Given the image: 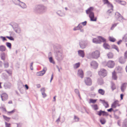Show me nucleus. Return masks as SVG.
Listing matches in <instances>:
<instances>
[{"label":"nucleus","instance_id":"nucleus-1","mask_svg":"<svg viewBox=\"0 0 127 127\" xmlns=\"http://www.w3.org/2000/svg\"><path fill=\"white\" fill-rule=\"evenodd\" d=\"M47 8L42 4L36 5L34 9V12L37 14H42L46 11Z\"/></svg>","mask_w":127,"mask_h":127},{"label":"nucleus","instance_id":"nucleus-2","mask_svg":"<svg viewBox=\"0 0 127 127\" xmlns=\"http://www.w3.org/2000/svg\"><path fill=\"white\" fill-rule=\"evenodd\" d=\"M60 47V46L58 44H56L54 46V49L56 51L55 54V58L56 59L59 61H60L63 60V56L62 52V51L58 50V48Z\"/></svg>","mask_w":127,"mask_h":127},{"label":"nucleus","instance_id":"nucleus-3","mask_svg":"<svg viewBox=\"0 0 127 127\" xmlns=\"http://www.w3.org/2000/svg\"><path fill=\"white\" fill-rule=\"evenodd\" d=\"M93 9L94 8L93 7H90L86 11V12L87 14H89V16L91 21H95L96 20L97 18H94V14L92 12Z\"/></svg>","mask_w":127,"mask_h":127},{"label":"nucleus","instance_id":"nucleus-4","mask_svg":"<svg viewBox=\"0 0 127 127\" xmlns=\"http://www.w3.org/2000/svg\"><path fill=\"white\" fill-rule=\"evenodd\" d=\"M91 55L93 58L96 59L100 56V52L98 50H96L92 53Z\"/></svg>","mask_w":127,"mask_h":127},{"label":"nucleus","instance_id":"nucleus-5","mask_svg":"<svg viewBox=\"0 0 127 127\" xmlns=\"http://www.w3.org/2000/svg\"><path fill=\"white\" fill-rule=\"evenodd\" d=\"M11 26L15 32L18 33H20L21 32L20 28L17 24H14Z\"/></svg>","mask_w":127,"mask_h":127},{"label":"nucleus","instance_id":"nucleus-6","mask_svg":"<svg viewBox=\"0 0 127 127\" xmlns=\"http://www.w3.org/2000/svg\"><path fill=\"white\" fill-rule=\"evenodd\" d=\"M107 72L106 70L103 69H101L98 72V74L101 77H104L106 76Z\"/></svg>","mask_w":127,"mask_h":127},{"label":"nucleus","instance_id":"nucleus-7","mask_svg":"<svg viewBox=\"0 0 127 127\" xmlns=\"http://www.w3.org/2000/svg\"><path fill=\"white\" fill-rule=\"evenodd\" d=\"M84 81L85 84L87 86H90L92 84V81L89 77L85 78L84 79Z\"/></svg>","mask_w":127,"mask_h":127},{"label":"nucleus","instance_id":"nucleus-8","mask_svg":"<svg viewBox=\"0 0 127 127\" xmlns=\"http://www.w3.org/2000/svg\"><path fill=\"white\" fill-rule=\"evenodd\" d=\"M87 42L86 41H81L79 43L80 47L82 49L85 48L87 46Z\"/></svg>","mask_w":127,"mask_h":127},{"label":"nucleus","instance_id":"nucleus-9","mask_svg":"<svg viewBox=\"0 0 127 127\" xmlns=\"http://www.w3.org/2000/svg\"><path fill=\"white\" fill-rule=\"evenodd\" d=\"M47 70V68L46 67H44L42 70L37 72L36 75L38 76H42L45 73Z\"/></svg>","mask_w":127,"mask_h":127},{"label":"nucleus","instance_id":"nucleus-10","mask_svg":"<svg viewBox=\"0 0 127 127\" xmlns=\"http://www.w3.org/2000/svg\"><path fill=\"white\" fill-rule=\"evenodd\" d=\"M115 64L113 61H109L107 63V66L110 68H112L114 66Z\"/></svg>","mask_w":127,"mask_h":127},{"label":"nucleus","instance_id":"nucleus-11","mask_svg":"<svg viewBox=\"0 0 127 127\" xmlns=\"http://www.w3.org/2000/svg\"><path fill=\"white\" fill-rule=\"evenodd\" d=\"M1 97L2 101H5L8 98V95L5 93H3L1 95Z\"/></svg>","mask_w":127,"mask_h":127},{"label":"nucleus","instance_id":"nucleus-12","mask_svg":"<svg viewBox=\"0 0 127 127\" xmlns=\"http://www.w3.org/2000/svg\"><path fill=\"white\" fill-rule=\"evenodd\" d=\"M91 65L93 68L96 69L97 67L98 64L95 61H93L91 62Z\"/></svg>","mask_w":127,"mask_h":127},{"label":"nucleus","instance_id":"nucleus-13","mask_svg":"<svg viewBox=\"0 0 127 127\" xmlns=\"http://www.w3.org/2000/svg\"><path fill=\"white\" fill-rule=\"evenodd\" d=\"M78 75L81 78H83V72L82 70L80 69L78 70Z\"/></svg>","mask_w":127,"mask_h":127},{"label":"nucleus","instance_id":"nucleus-14","mask_svg":"<svg viewBox=\"0 0 127 127\" xmlns=\"http://www.w3.org/2000/svg\"><path fill=\"white\" fill-rule=\"evenodd\" d=\"M19 6L23 9H25L27 8V6L25 3L22 1L21 2Z\"/></svg>","mask_w":127,"mask_h":127},{"label":"nucleus","instance_id":"nucleus-15","mask_svg":"<svg viewBox=\"0 0 127 127\" xmlns=\"http://www.w3.org/2000/svg\"><path fill=\"white\" fill-rule=\"evenodd\" d=\"M78 55L79 56L83 58L85 56L84 53V51L82 50H79L78 51Z\"/></svg>","mask_w":127,"mask_h":127},{"label":"nucleus","instance_id":"nucleus-16","mask_svg":"<svg viewBox=\"0 0 127 127\" xmlns=\"http://www.w3.org/2000/svg\"><path fill=\"white\" fill-rule=\"evenodd\" d=\"M100 101H102V103L103 104L105 108H108L109 107L108 102L107 101H106L105 100H102L101 99H100Z\"/></svg>","mask_w":127,"mask_h":127},{"label":"nucleus","instance_id":"nucleus-17","mask_svg":"<svg viewBox=\"0 0 127 127\" xmlns=\"http://www.w3.org/2000/svg\"><path fill=\"white\" fill-rule=\"evenodd\" d=\"M83 26L81 24V23H79L78 26L75 27L73 29V30L74 31H76L80 29H82Z\"/></svg>","mask_w":127,"mask_h":127},{"label":"nucleus","instance_id":"nucleus-18","mask_svg":"<svg viewBox=\"0 0 127 127\" xmlns=\"http://www.w3.org/2000/svg\"><path fill=\"white\" fill-rule=\"evenodd\" d=\"M127 85L126 83H124L122 85L121 87V89L122 92H124V91L125 90L126 88Z\"/></svg>","mask_w":127,"mask_h":127},{"label":"nucleus","instance_id":"nucleus-19","mask_svg":"<svg viewBox=\"0 0 127 127\" xmlns=\"http://www.w3.org/2000/svg\"><path fill=\"white\" fill-rule=\"evenodd\" d=\"M93 43H100L101 41L99 40V39L98 38L97 39L96 38H94L93 39Z\"/></svg>","mask_w":127,"mask_h":127},{"label":"nucleus","instance_id":"nucleus-20","mask_svg":"<svg viewBox=\"0 0 127 127\" xmlns=\"http://www.w3.org/2000/svg\"><path fill=\"white\" fill-rule=\"evenodd\" d=\"M11 86L10 83L9 82L6 83L4 85V87L5 89L10 88Z\"/></svg>","mask_w":127,"mask_h":127},{"label":"nucleus","instance_id":"nucleus-21","mask_svg":"<svg viewBox=\"0 0 127 127\" xmlns=\"http://www.w3.org/2000/svg\"><path fill=\"white\" fill-rule=\"evenodd\" d=\"M6 55L4 52H2L1 54L0 57L1 59L4 61L5 59Z\"/></svg>","mask_w":127,"mask_h":127},{"label":"nucleus","instance_id":"nucleus-22","mask_svg":"<svg viewBox=\"0 0 127 127\" xmlns=\"http://www.w3.org/2000/svg\"><path fill=\"white\" fill-rule=\"evenodd\" d=\"M97 83L100 85L103 84L104 83L103 79L101 78H99L98 79Z\"/></svg>","mask_w":127,"mask_h":127},{"label":"nucleus","instance_id":"nucleus-23","mask_svg":"<svg viewBox=\"0 0 127 127\" xmlns=\"http://www.w3.org/2000/svg\"><path fill=\"white\" fill-rule=\"evenodd\" d=\"M41 91L43 97L44 98L46 97L47 96V95L45 93V90L44 88H42L41 90Z\"/></svg>","mask_w":127,"mask_h":127},{"label":"nucleus","instance_id":"nucleus-24","mask_svg":"<svg viewBox=\"0 0 127 127\" xmlns=\"http://www.w3.org/2000/svg\"><path fill=\"white\" fill-rule=\"evenodd\" d=\"M119 61L120 63L122 64H124L126 61L125 58L121 57L119 59Z\"/></svg>","mask_w":127,"mask_h":127},{"label":"nucleus","instance_id":"nucleus-25","mask_svg":"<svg viewBox=\"0 0 127 127\" xmlns=\"http://www.w3.org/2000/svg\"><path fill=\"white\" fill-rule=\"evenodd\" d=\"M13 2L15 4L19 6L21 1L20 0H12Z\"/></svg>","mask_w":127,"mask_h":127},{"label":"nucleus","instance_id":"nucleus-26","mask_svg":"<svg viewBox=\"0 0 127 127\" xmlns=\"http://www.w3.org/2000/svg\"><path fill=\"white\" fill-rule=\"evenodd\" d=\"M6 50V48L5 46L3 45L0 46V51L3 52L5 51Z\"/></svg>","mask_w":127,"mask_h":127},{"label":"nucleus","instance_id":"nucleus-27","mask_svg":"<svg viewBox=\"0 0 127 127\" xmlns=\"http://www.w3.org/2000/svg\"><path fill=\"white\" fill-rule=\"evenodd\" d=\"M116 72L118 73H121L122 70V69L121 67L118 66L116 67Z\"/></svg>","mask_w":127,"mask_h":127},{"label":"nucleus","instance_id":"nucleus-28","mask_svg":"<svg viewBox=\"0 0 127 127\" xmlns=\"http://www.w3.org/2000/svg\"><path fill=\"white\" fill-rule=\"evenodd\" d=\"M103 46L104 47L105 49H110V46L108 44L106 43H104Z\"/></svg>","mask_w":127,"mask_h":127},{"label":"nucleus","instance_id":"nucleus-29","mask_svg":"<svg viewBox=\"0 0 127 127\" xmlns=\"http://www.w3.org/2000/svg\"><path fill=\"white\" fill-rule=\"evenodd\" d=\"M98 93L102 95H103L105 93V91H104L101 89H99L98 91Z\"/></svg>","mask_w":127,"mask_h":127},{"label":"nucleus","instance_id":"nucleus-30","mask_svg":"<svg viewBox=\"0 0 127 127\" xmlns=\"http://www.w3.org/2000/svg\"><path fill=\"white\" fill-rule=\"evenodd\" d=\"M112 78L113 79L116 80L117 79V77L116 75L115 71H114L112 73Z\"/></svg>","mask_w":127,"mask_h":127},{"label":"nucleus","instance_id":"nucleus-31","mask_svg":"<svg viewBox=\"0 0 127 127\" xmlns=\"http://www.w3.org/2000/svg\"><path fill=\"white\" fill-rule=\"evenodd\" d=\"M99 40L101 41V42H104L106 41V39L100 36H98Z\"/></svg>","mask_w":127,"mask_h":127},{"label":"nucleus","instance_id":"nucleus-32","mask_svg":"<svg viewBox=\"0 0 127 127\" xmlns=\"http://www.w3.org/2000/svg\"><path fill=\"white\" fill-rule=\"evenodd\" d=\"M100 122L102 124H104L106 122L105 119L103 118H101L100 120Z\"/></svg>","mask_w":127,"mask_h":127},{"label":"nucleus","instance_id":"nucleus-33","mask_svg":"<svg viewBox=\"0 0 127 127\" xmlns=\"http://www.w3.org/2000/svg\"><path fill=\"white\" fill-rule=\"evenodd\" d=\"M108 57L109 59H111L113 58V55L112 53L110 52L107 54Z\"/></svg>","mask_w":127,"mask_h":127},{"label":"nucleus","instance_id":"nucleus-34","mask_svg":"<svg viewBox=\"0 0 127 127\" xmlns=\"http://www.w3.org/2000/svg\"><path fill=\"white\" fill-rule=\"evenodd\" d=\"M121 15L119 12H116L115 14V17L117 19Z\"/></svg>","mask_w":127,"mask_h":127},{"label":"nucleus","instance_id":"nucleus-35","mask_svg":"<svg viewBox=\"0 0 127 127\" xmlns=\"http://www.w3.org/2000/svg\"><path fill=\"white\" fill-rule=\"evenodd\" d=\"M75 93L78 95L80 99H81V98L80 96V95L79 93V90L77 89H75Z\"/></svg>","mask_w":127,"mask_h":127},{"label":"nucleus","instance_id":"nucleus-36","mask_svg":"<svg viewBox=\"0 0 127 127\" xmlns=\"http://www.w3.org/2000/svg\"><path fill=\"white\" fill-rule=\"evenodd\" d=\"M118 101H115L113 103L112 105V107L113 108H115L116 107V105L117 104V102Z\"/></svg>","mask_w":127,"mask_h":127},{"label":"nucleus","instance_id":"nucleus-37","mask_svg":"<svg viewBox=\"0 0 127 127\" xmlns=\"http://www.w3.org/2000/svg\"><path fill=\"white\" fill-rule=\"evenodd\" d=\"M112 47L114 49L116 50L118 52H119V50L118 49V47L115 45H112Z\"/></svg>","mask_w":127,"mask_h":127},{"label":"nucleus","instance_id":"nucleus-38","mask_svg":"<svg viewBox=\"0 0 127 127\" xmlns=\"http://www.w3.org/2000/svg\"><path fill=\"white\" fill-rule=\"evenodd\" d=\"M111 88L112 91L116 89V87L115 84L113 83H112Z\"/></svg>","mask_w":127,"mask_h":127},{"label":"nucleus","instance_id":"nucleus-39","mask_svg":"<svg viewBox=\"0 0 127 127\" xmlns=\"http://www.w3.org/2000/svg\"><path fill=\"white\" fill-rule=\"evenodd\" d=\"M80 65V63H76L74 65V68H78L79 67Z\"/></svg>","mask_w":127,"mask_h":127},{"label":"nucleus","instance_id":"nucleus-40","mask_svg":"<svg viewBox=\"0 0 127 127\" xmlns=\"http://www.w3.org/2000/svg\"><path fill=\"white\" fill-rule=\"evenodd\" d=\"M49 61L50 63H53V64H55V62L53 60L52 57H50L49 58Z\"/></svg>","mask_w":127,"mask_h":127},{"label":"nucleus","instance_id":"nucleus-41","mask_svg":"<svg viewBox=\"0 0 127 127\" xmlns=\"http://www.w3.org/2000/svg\"><path fill=\"white\" fill-rule=\"evenodd\" d=\"M4 67L5 68H7L9 66L8 63L7 62H4Z\"/></svg>","mask_w":127,"mask_h":127},{"label":"nucleus","instance_id":"nucleus-42","mask_svg":"<svg viewBox=\"0 0 127 127\" xmlns=\"http://www.w3.org/2000/svg\"><path fill=\"white\" fill-rule=\"evenodd\" d=\"M123 19L124 20L125 19L121 15L119 17L117 20L120 22H122L123 21Z\"/></svg>","mask_w":127,"mask_h":127},{"label":"nucleus","instance_id":"nucleus-43","mask_svg":"<svg viewBox=\"0 0 127 127\" xmlns=\"http://www.w3.org/2000/svg\"><path fill=\"white\" fill-rule=\"evenodd\" d=\"M93 108L95 110H97L98 109V107L97 105V104H94L92 106Z\"/></svg>","mask_w":127,"mask_h":127},{"label":"nucleus","instance_id":"nucleus-44","mask_svg":"<svg viewBox=\"0 0 127 127\" xmlns=\"http://www.w3.org/2000/svg\"><path fill=\"white\" fill-rule=\"evenodd\" d=\"M6 45L9 49H10L11 48V44L10 43L7 42L6 43Z\"/></svg>","mask_w":127,"mask_h":127},{"label":"nucleus","instance_id":"nucleus-45","mask_svg":"<svg viewBox=\"0 0 127 127\" xmlns=\"http://www.w3.org/2000/svg\"><path fill=\"white\" fill-rule=\"evenodd\" d=\"M4 119L7 122H8L9 121V120L10 119V118L9 117H8L7 116H4L3 115V116Z\"/></svg>","mask_w":127,"mask_h":127},{"label":"nucleus","instance_id":"nucleus-46","mask_svg":"<svg viewBox=\"0 0 127 127\" xmlns=\"http://www.w3.org/2000/svg\"><path fill=\"white\" fill-rule=\"evenodd\" d=\"M109 40L110 41L112 42H114L116 40V39L115 38L110 36L109 37Z\"/></svg>","mask_w":127,"mask_h":127},{"label":"nucleus","instance_id":"nucleus-47","mask_svg":"<svg viewBox=\"0 0 127 127\" xmlns=\"http://www.w3.org/2000/svg\"><path fill=\"white\" fill-rule=\"evenodd\" d=\"M107 5L108 7L110 8L111 9L113 8V6L112 4L110 2L107 4Z\"/></svg>","mask_w":127,"mask_h":127},{"label":"nucleus","instance_id":"nucleus-48","mask_svg":"<svg viewBox=\"0 0 127 127\" xmlns=\"http://www.w3.org/2000/svg\"><path fill=\"white\" fill-rule=\"evenodd\" d=\"M97 101V99H90V103H95Z\"/></svg>","mask_w":127,"mask_h":127},{"label":"nucleus","instance_id":"nucleus-49","mask_svg":"<svg viewBox=\"0 0 127 127\" xmlns=\"http://www.w3.org/2000/svg\"><path fill=\"white\" fill-rule=\"evenodd\" d=\"M113 11V8H111L110 9L108 10V11L107 12V13L108 14H111L112 12Z\"/></svg>","mask_w":127,"mask_h":127},{"label":"nucleus","instance_id":"nucleus-50","mask_svg":"<svg viewBox=\"0 0 127 127\" xmlns=\"http://www.w3.org/2000/svg\"><path fill=\"white\" fill-rule=\"evenodd\" d=\"M103 111L102 110H100L99 111L97 112V114L99 115V116H101L102 114Z\"/></svg>","mask_w":127,"mask_h":127},{"label":"nucleus","instance_id":"nucleus-51","mask_svg":"<svg viewBox=\"0 0 127 127\" xmlns=\"http://www.w3.org/2000/svg\"><path fill=\"white\" fill-rule=\"evenodd\" d=\"M118 24V23H115L112 24V26L111 28V29L113 30L114 28Z\"/></svg>","mask_w":127,"mask_h":127},{"label":"nucleus","instance_id":"nucleus-52","mask_svg":"<svg viewBox=\"0 0 127 127\" xmlns=\"http://www.w3.org/2000/svg\"><path fill=\"white\" fill-rule=\"evenodd\" d=\"M123 40L125 42L127 41V34H126L123 38Z\"/></svg>","mask_w":127,"mask_h":127},{"label":"nucleus","instance_id":"nucleus-53","mask_svg":"<svg viewBox=\"0 0 127 127\" xmlns=\"http://www.w3.org/2000/svg\"><path fill=\"white\" fill-rule=\"evenodd\" d=\"M6 37L11 40H14V38L12 36H7Z\"/></svg>","mask_w":127,"mask_h":127},{"label":"nucleus","instance_id":"nucleus-54","mask_svg":"<svg viewBox=\"0 0 127 127\" xmlns=\"http://www.w3.org/2000/svg\"><path fill=\"white\" fill-rule=\"evenodd\" d=\"M120 3L121 4L123 5H125L126 4V2L124 1H121Z\"/></svg>","mask_w":127,"mask_h":127},{"label":"nucleus","instance_id":"nucleus-55","mask_svg":"<svg viewBox=\"0 0 127 127\" xmlns=\"http://www.w3.org/2000/svg\"><path fill=\"white\" fill-rule=\"evenodd\" d=\"M0 38L2 39V40L3 41L7 40L6 39L5 37H3L2 36H0Z\"/></svg>","mask_w":127,"mask_h":127},{"label":"nucleus","instance_id":"nucleus-56","mask_svg":"<svg viewBox=\"0 0 127 127\" xmlns=\"http://www.w3.org/2000/svg\"><path fill=\"white\" fill-rule=\"evenodd\" d=\"M74 119L75 120L76 122H78L79 121V118L78 117L75 116H74Z\"/></svg>","mask_w":127,"mask_h":127},{"label":"nucleus","instance_id":"nucleus-57","mask_svg":"<svg viewBox=\"0 0 127 127\" xmlns=\"http://www.w3.org/2000/svg\"><path fill=\"white\" fill-rule=\"evenodd\" d=\"M104 4H107L109 2L108 0H103Z\"/></svg>","mask_w":127,"mask_h":127},{"label":"nucleus","instance_id":"nucleus-58","mask_svg":"<svg viewBox=\"0 0 127 127\" xmlns=\"http://www.w3.org/2000/svg\"><path fill=\"white\" fill-rule=\"evenodd\" d=\"M102 115L103 116H107L108 115V114L107 112H105L104 111H103V113H102Z\"/></svg>","mask_w":127,"mask_h":127},{"label":"nucleus","instance_id":"nucleus-59","mask_svg":"<svg viewBox=\"0 0 127 127\" xmlns=\"http://www.w3.org/2000/svg\"><path fill=\"white\" fill-rule=\"evenodd\" d=\"M5 127H10V124L8 123H7L6 122H5Z\"/></svg>","mask_w":127,"mask_h":127},{"label":"nucleus","instance_id":"nucleus-60","mask_svg":"<svg viewBox=\"0 0 127 127\" xmlns=\"http://www.w3.org/2000/svg\"><path fill=\"white\" fill-rule=\"evenodd\" d=\"M16 111V110L15 109H13V110L10 111H9L8 112V113H11V114H13Z\"/></svg>","mask_w":127,"mask_h":127},{"label":"nucleus","instance_id":"nucleus-61","mask_svg":"<svg viewBox=\"0 0 127 127\" xmlns=\"http://www.w3.org/2000/svg\"><path fill=\"white\" fill-rule=\"evenodd\" d=\"M33 64V62H32L31 63L30 65V69L32 70L33 69V66H32Z\"/></svg>","mask_w":127,"mask_h":127},{"label":"nucleus","instance_id":"nucleus-62","mask_svg":"<svg viewBox=\"0 0 127 127\" xmlns=\"http://www.w3.org/2000/svg\"><path fill=\"white\" fill-rule=\"evenodd\" d=\"M81 23V25L82 24L83 26H85L86 24L87 21H85L84 22Z\"/></svg>","mask_w":127,"mask_h":127},{"label":"nucleus","instance_id":"nucleus-63","mask_svg":"<svg viewBox=\"0 0 127 127\" xmlns=\"http://www.w3.org/2000/svg\"><path fill=\"white\" fill-rule=\"evenodd\" d=\"M113 110V108H111L109 109H107V111L109 112H111Z\"/></svg>","mask_w":127,"mask_h":127},{"label":"nucleus","instance_id":"nucleus-64","mask_svg":"<svg viewBox=\"0 0 127 127\" xmlns=\"http://www.w3.org/2000/svg\"><path fill=\"white\" fill-rule=\"evenodd\" d=\"M125 58L127 59V51L126 52L125 54Z\"/></svg>","mask_w":127,"mask_h":127}]
</instances>
